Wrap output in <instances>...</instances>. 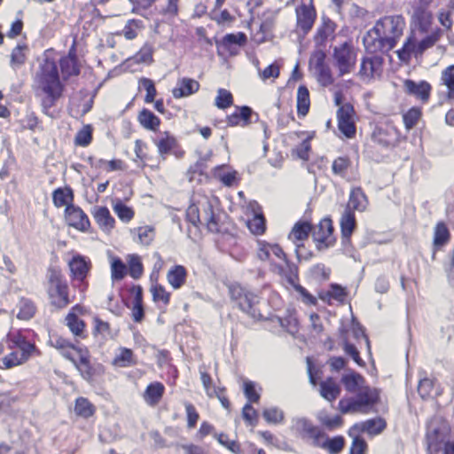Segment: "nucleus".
I'll list each match as a JSON object with an SVG mask.
<instances>
[{"label":"nucleus","mask_w":454,"mask_h":454,"mask_svg":"<svg viewBox=\"0 0 454 454\" xmlns=\"http://www.w3.org/2000/svg\"><path fill=\"white\" fill-rule=\"evenodd\" d=\"M336 24L327 17H323L322 24L318 27L314 36L317 46H325L329 38L334 37Z\"/></svg>","instance_id":"obj_21"},{"label":"nucleus","mask_w":454,"mask_h":454,"mask_svg":"<svg viewBox=\"0 0 454 454\" xmlns=\"http://www.w3.org/2000/svg\"><path fill=\"white\" fill-rule=\"evenodd\" d=\"M262 417L270 424H280L284 421L285 413L278 407H270L263 410Z\"/></svg>","instance_id":"obj_44"},{"label":"nucleus","mask_w":454,"mask_h":454,"mask_svg":"<svg viewBox=\"0 0 454 454\" xmlns=\"http://www.w3.org/2000/svg\"><path fill=\"white\" fill-rule=\"evenodd\" d=\"M403 88L407 94L416 97L423 102H427L430 97L431 85L426 81L416 82L413 80L406 79L403 82Z\"/></svg>","instance_id":"obj_17"},{"label":"nucleus","mask_w":454,"mask_h":454,"mask_svg":"<svg viewBox=\"0 0 454 454\" xmlns=\"http://www.w3.org/2000/svg\"><path fill=\"white\" fill-rule=\"evenodd\" d=\"M34 86L37 94H41V106L43 114H50V110L62 97L65 85L60 80L57 62L45 58L39 64L34 76Z\"/></svg>","instance_id":"obj_1"},{"label":"nucleus","mask_w":454,"mask_h":454,"mask_svg":"<svg viewBox=\"0 0 454 454\" xmlns=\"http://www.w3.org/2000/svg\"><path fill=\"white\" fill-rule=\"evenodd\" d=\"M18 348L20 359L25 362L27 361L35 352H38L35 344L30 343L25 340H22L18 343Z\"/></svg>","instance_id":"obj_56"},{"label":"nucleus","mask_w":454,"mask_h":454,"mask_svg":"<svg viewBox=\"0 0 454 454\" xmlns=\"http://www.w3.org/2000/svg\"><path fill=\"white\" fill-rule=\"evenodd\" d=\"M232 104H233L232 94L225 89H219L217 91V96L215 98V106L219 109H225V108L231 106Z\"/></svg>","instance_id":"obj_53"},{"label":"nucleus","mask_w":454,"mask_h":454,"mask_svg":"<svg viewBox=\"0 0 454 454\" xmlns=\"http://www.w3.org/2000/svg\"><path fill=\"white\" fill-rule=\"evenodd\" d=\"M441 81L448 89V98L454 100V65L447 67L442 72Z\"/></svg>","instance_id":"obj_39"},{"label":"nucleus","mask_w":454,"mask_h":454,"mask_svg":"<svg viewBox=\"0 0 454 454\" xmlns=\"http://www.w3.org/2000/svg\"><path fill=\"white\" fill-rule=\"evenodd\" d=\"M432 19V13L427 7L419 5L414 9L412 20L421 32L428 30Z\"/></svg>","instance_id":"obj_24"},{"label":"nucleus","mask_w":454,"mask_h":454,"mask_svg":"<svg viewBox=\"0 0 454 454\" xmlns=\"http://www.w3.org/2000/svg\"><path fill=\"white\" fill-rule=\"evenodd\" d=\"M91 214L102 231L109 232L114 229L115 220L106 207L96 206L93 207Z\"/></svg>","instance_id":"obj_20"},{"label":"nucleus","mask_w":454,"mask_h":454,"mask_svg":"<svg viewBox=\"0 0 454 454\" xmlns=\"http://www.w3.org/2000/svg\"><path fill=\"white\" fill-rule=\"evenodd\" d=\"M53 204L57 207L73 205L74 193L70 187L57 188L52 193Z\"/></svg>","instance_id":"obj_31"},{"label":"nucleus","mask_w":454,"mask_h":454,"mask_svg":"<svg viewBox=\"0 0 454 454\" xmlns=\"http://www.w3.org/2000/svg\"><path fill=\"white\" fill-rule=\"evenodd\" d=\"M296 12V26L303 35H307L312 28L316 20V11L313 6H308L304 4L298 6Z\"/></svg>","instance_id":"obj_13"},{"label":"nucleus","mask_w":454,"mask_h":454,"mask_svg":"<svg viewBox=\"0 0 454 454\" xmlns=\"http://www.w3.org/2000/svg\"><path fill=\"white\" fill-rule=\"evenodd\" d=\"M229 294L231 299L235 301L238 307L250 317L255 320L262 317V315L256 307L259 302V299L253 292L239 284H231L229 286Z\"/></svg>","instance_id":"obj_5"},{"label":"nucleus","mask_w":454,"mask_h":454,"mask_svg":"<svg viewBox=\"0 0 454 454\" xmlns=\"http://www.w3.org/2000/svg\"><path fill=\"white\" fill-rule=\"evenodd\" d=\"M66 218L70 226L82 231H87L90 223L87 215L79 207L74 205L67 206L65 209Z\"/></svg>","instance_id":"obj_14"},{"label":"nucleus","mask_w":454,"mask_h":454,"mask_svg":"<svg viewBox=\"0 0 454 454\" xmlns=\"http://www.w3.org/2000/svg\"><path fill=\"white\" fill-rule=\"evenodd\" d=\"M285 262L286 265V270L280 267L279 270L285 275L287 282L294 286L296 285L295 281L298 278V267L289 260H286Z\"/></svg>","instance_id":"obj_55"},{"label":"nucleus","mask_w":454,"mask_h":454,"mask_svg":"<svg viewBox=\"0 0 454 454\" xmlns=\"http://www.w3.org/2000/svg\"><path fill=\"white\" fill-rule=\"evenodd\" d=\"M67 324L70 331L76 336H82L85 323L80 319L75 314L69 313L67 317Z\"/></svg>","instance_id":"obj_45"},{"label":"nucleus","mask_w":454,"mask_h":454,"mask_svg":"<svg viewBox=\"0 0 454 454\" xmlns=\"http://www.w3.org/2000/svg\"><path fill=\"white\" fill-rule=\"evenodd\" d=\"M450 231L444 223L440 222L434 228V245L440 247L446 244L450 239Z\"/></svg>","instance_id":"obj_41"},{"label":"nucleus","mask_w":454,"mask_h":454,"mask_svg":"<svg viewBox=\"0 0 454 454\" xmlns=\"http://www.w3.org/2000/svg\"><path fill=\"white\" fill-rule=\"evenodd\" d=\"M165 387L160 382H153L147 386L144 399L149 405H156L163 396Z\"/></svg>","instance_id":"obj_27"},{"label":"nucleus","mask_w":454,"mask_h":454,"mask_svg":"<svg viewBox=\"0 0 454 454\" xmlns=\"http://www.w3.org/2000/svg\"><path fill=\"white\" fill-rule=\"evenodd\" d=\"M159 153L164 157L168 154L176 145V140L173 136H170L168 132L164 134L160 139L155 141Z\"/></svg>","instance_id":"obj_40"},{"label":"nucleus","mask_w":454,"mask_h":454,"mask_svg":"<svg viewBox=\"0 0 454 454\" xmlns=\"http://www.w3.org/2000/svg\"><path fill=\"white\" fill-rule=\"evenodd\" d=\"M133 352L129 348H122L121 353L114 358V364L120 366H129L132 364Z\"/></svg>","instance_id":"obj_63"},{"label":"nucleus","mask_w":454,"mask_h":454,"mask_svg":"<svg viewBox=\"0 0 454 454\" xmlns=\"http://www.w3.org/2000/svg\"><path fill=\"white\" fill-rule=\"evenodd\" d=\"M418 393L424 400L432 397L434 395H440V393L434 387V380L427 377L419 380L418 386Z\"/></svg>","instance_id":"obj_36"},{"label":"nucleus","mask_w":454,"mask_h":454,"mask_svg":"<svg viewBox=\"0 0 454 454\" xmlns=\"http://www.w3.org/2000/svg\"><path fill=\"white\" fill-rule=\"evenodd\" d=\"M367 206V197L363 192L362 188L356 187L352 189L348 205L346 208H349L350 211H360L363 212L365 210Z\"/></svg>","instance_id":"obj_26"},{"label":"nucleus","mask_w":454,"mask_h":454,"mask_svg":"<svg viewBox=\"0 0 454 454\" xmlns=\"http://www.w3.org/2000/svg\"><path fill=\"white\" fill-rule=\"evenodd\" d=\"M215 437L217 439L218 442L227 448L230 451H231L234 454H241V447L240 444L234 440H229L228 435L221 433V434H215Z\"/></svg>","instance_id":"obj_49"},{"label":"nucleus","mask_w":454,"mask_h":454,"mask_svg":"<svg viewBox=\"0 0 454 454\" xmlns=\"http://www.w3.org/2000/svg\"><path fill=\"white\" fill-rule=\"evenodd\" d=\"M186 220L193 226L199 227L202 223L200 217V207L196 204H192L186 209Z\"/></svg>","instance_id":"obj_58"},{"label":"nucleus","mask_w":454,"mask_h":454,"mask_svg":"<svg viewBox=\"0 0 454 454\" xmlns=\"http://www.w3.org/2000/svg\"><path fill=\"white\" fill-rule=\"evenodd\" d=\"M345 446V439L341 435L327 438L324 442H320L318 447L326 450L329 454H340Z\"/></svg>","instance_id":"obj_37"},{"label":"nucleus","mask_w":454,"mask_h":454,"mask_svg":"<svg viewBox=\"0 0 454 454\" xmlns=\"http://www.w3.org/2000/svg\"><path fill=\"white\" fill-rule=\"evenodd\" d=\"M387 427V423L382 418L371 419L361 424L354 425V429H360L362 432H366L371 435H377L380 434Z\"/></svg>","instance_id":"obj_25"},{"label":"nucleus","mask_w":454,"mask_h":454,"mask_svg":"<svg viewBox=\"0 0 454 454\" xmlns=\"http://www.w3.org/2000/svg\"><path fill=\"white\" fill-rule=\"evenodd\" d=\"M341 241L344 246H348L351 242V235L356 228V220L355 212L349 208H345L340 219Z\"/></svg>","instance_id":"obj_16"},{"label":"nucleus","mask_w":454,"mask_h":454,"mask_svg":"<svg viewBox=\"0 0 454 454\" xmlns=\"http://www.w3.org/2000/svg\"><path fill=\"white\" fill-rule=\"evenodd\" d=\"M442 30L436 28L430 35H427L420 42L417 43V56H422L425 51L433 47L437 41L441 38Z\"/></svg>","instance_id":"obj_35"},{"label":"nucleus","mask_w":454,"mask_h":454,"mask_svg":"<svg viewBox=\"0 0 454 454\" xmlns=\"http://www.w3.org/2000/svg\"><path fill=\"white\" fill-rule=\"evenodd\" d=\"M127 274V266L119 258H114L111 263V277L113 280H121Z\"/></svg>","instance_id":"obj_48"},{"label":"nucleus","mask_w":454,"mask_h":454,"mask_svg":"<svg viewBox=\"0 0 454 454\" xmlns=\"http://www.w3.org/2000/svg\"><path fill=\"white\" fill-rule=\"evenodd\" d=\"M74 411L78 416L90 418L95 412L94 405L85 397H78L75 401Z\"/></svg>","instance_id":"obj_38"},{"label":"nucleus","mask_w":454,"mask_h":454,"mask_svg":"<svg viewBox=\"0 0 454 454\" xmlns=\"http://www.w3.org/2000/svg\"><path fill=\"white\" fill-rule=\"evenodd\" d=\"M128 264L129 276L134 279H138L142 276L144 270L140 257L137 254L130 255Z\"/></svg>","instance_id":"obj_46"},{"label":"nucleus","mask_w":454,"mask_h":454,"mask_svg":"<svg viewBox=\"0 0 454 454\" xmlns=\"http://www.w3.org/2000/svg\"><path fill=\"white\" fill-rule=\"evenodd\" d=\"M48 294L51 304L58 309L67 307L70 302L69 288L65 276L59 268L50 267L47 273Z\"/></svg>","instance_id":"obj_4"},{"label":"nucleus","mask_w":454,"mask_h":454,"mask_svg":"<svg viewBox=\"0 0 454 454\" xmlns=\"http://www.w3.org/2000/svg\"><path fill=\"white\" fill-rule=\"evenodd\" d=\"M310 106L309 92L305 85H300L297 90V114L304 117Z\"/></svg>","instance_id":"obj_33"},{"label":"nucleus","mask_w":454,"mask_h":454,"mask_svg":"<svg viewBox=\"0 0 454 454\" xmlns=\"http://www.w3.org/2000/svg\"><path fill=\"white\" fill-rule=\"evenodd\" d=\"M114 211L118 217L123 222H129L133 216L134 212L131 207L126 206L122 201L118 200L114 205Z\"/></svg>","instance_id":"obj_51"},{"label":"nucleus","mask_w":454,"mask_h":454,"mask_svg":"<svg viewBox=\"0 0 454 454\" xmlns=\"http://www.w3.org/2000/svg\"><path fill=\"white\" fill-rule=\"evenodd\" d=\"M71 278L73 281L77 282L75 286L83 292L88 286L86 278L90 269V261H86L85 257L77 254L74 255L68 263Z\"/></svg>","instance_id":"obj_10"},{"label":"nucleus","mask_w":454,"mask_h":454,"mask_svg":"<svg viewBox=\"0 0 454 454\" xmlns=\"http://www.w3.org/2000/svg\"><path fill=\"white\" fill-rule=\"evenodd\" d=\"M59 67L62 76L65 80L80 74V67L77 64V59H74L72 57H62L59 60Z\"/></svg>","instance_id":"obj_34"},{"label":"nucleus","mask_w":454,"mask_h":454,"mask_svg":"<svg viewBox=\"0 0 454 454\" xmlns=\"http://www.w3.org/2000/svg\"><path fill=\"white\" fill-rule=\"evenodd\" d=\"M341 382L343 383L348 392L356 393L364 386L365 380L358 372H352L343 375L341 378Z\"/></svg>","instance_id":"obj_30"},{"label":"nucleus","mask_w":454,"mask_h":454,"mask_svg":"<svg viewBox=\"0 0 454 454\" xmlns=\"http://www.w3.org/2000/svg\"><path fill=\"white\" fill-rule=\"evenodd\" d=\"M333 226L330 218H324L312 230V237L318 250L328 248L333 245L335 239L333 237Z\"/></svg>","instance_id":"obj_11"},{"label":"nucleus","mask_w":454,"mask_h":454,"mask_svg":"<svg viewBox=\"0 0 454 454\" xmlns=\"http://www.w3.org/2000/svg\"><path fill=\"white\" fill-rule=\"evenodd\" d=\"M137 121L143 128L152 131H156L160 124V118L146 108L139 112Z\"/></svg>","instance_id":"obj_29"},{"label":"nucleus","mask_w":454,"mask_h":454,"mask_svg":"<svg viewBox=\"0 0 454 454\" xmlns=\"http://www.w3.org/2000/svg\"><path fill=\"white\" fill-rule=\"evenodd\" d=\"M79 358L74 366L80 372L82 377L86 380H90L97 373V368L93 367L90 362L89 351L87 349L76 348Z\"/></svg>","instance_id":"obj_19"},{"label":"nucleus","mask_w":454,"mask_h":454,"mask_svg":"<svg viewBox=\"0 0 454 454\" xmlns=\"http://www.w3.org/2000/svg\"><path fill=\"white\" fill-rule=\"evenodd\" d=\"M153 46L151 43H145L140 51L135 55L136 62L151 64L153 61Z\"/></svg>","instance_id":"obj_52"},{"label":"nucleus","mask_w":454,"mask_h":454,"mask_svg":"<svg viewBox=\"0 0 454 454\" xmlns=\"http://www.w3.org/2000/svg\"><path fill=\"white\" fill-rule=\"evenodd\" d=\"M200 89V83L192 78H182L177 82V87L172 90L175 98H180L190 96L197 92Z\"/></svg>","instance_id":"obj_23"},{"label":"nucleus","mask_w":454,"mask_h":454,"mask_svg":"<svg viewBox=\"0 0 454 454\" xmlns=\"http://www.w3.org/2000/svg\"><path fill=\"white\" fill-rule=\"evenodd\" d=\"M246 43L247 35L243 32L227 34L223 37L220 44L218 45V51H220V48H222L231 55H234L238 52L239 48Z\"/></svg>","instance_id":"obj_18"},{"label":"nucleus","mask_w":454,"mask_h":454,"mask_svg":"<svg viewBox=\"0 0 454 454\" xmlns=\"http://www.w3.org/2000/svg\"><path fill=\"white\" fill-rule=\"evenodd\" d=\"M421 112L419 108L412 107L403 115V123L407 129H412L418 122Z\"/></svg>","instance_id":"obj_57"},{"label":"nucleus","mask_w":454,"mask_h":454,"mask_svg":"<svg viewBox=\"0 0 454 454\" xmlns=\"http://www.w3.org/2000/svg\"><path fill=\"white\" fill-rule=\"evenodd\" d=\"M242 417L250 426L254 427L258 423V412L249 403L244 405L242 409Z\"/></svg>","instance_id":"obj_59"},{"label":"nucleus","mask_w":454,"mask_h":454,"mask_svg":"<svg viewBox=\"0 0 454 454\" xmlns=\"http://www.w3.org/2000/svg\"><path fill=\"white\" fill-rule=\"evenodd\" d=\"M139 83L146 90L145 101L146 103L153 102L155 96L157 94L153 81L149 78H142V79H140Z\"/></svg>","instance_id":"obj_60"},{"label":"nucleus","mask_w":454,"mask_h":454,"mask_svg":"<svg viewBox=\"0 0 454 454\" xmlns=\"http://www.w3.org/2000/svg\"><path fill=\"white\" fill-rule=\"evenodd\" d=\"M350 166L348 157H338L333 162L332 169L335 175L344 176Z\"/></svg>","instance_id":"obj_61"},{"label":"nucleus","mask_w":454,"mask_h":454,"mask_svg":"<svg viewBox=\"0 0 454 454\" xmlns=\"http://www.w3.org/2000/svg\"><path fill=\"white\" fill-rule=\"evenodd\" d=\"M312 226L308 222H298L294 224L291 234L297 240H303L309 237Z\"/></svg>","instance_id":"obj_47"},{"label":"nucleus","mask_w":454,"mask_h":454,"mask_svg":"<svg viewBox=\"0 0 454 454\" xmlns=\"http://www.w3.org/2000/svg\"><path fill=\"white\" fill-rule=\"evenodd\" d=\"M354 114V106L350 103L340 106L337 111L338 128L348 138L353 137L356 134V125L353 121Z\"/></svg>","instance_id":"obj_12"},{"label":"nucleus","mask_w":454,"mask_h":454,"mask_svg":"<svg viewBox=\"0 0 454 454\" xmlns=\"http://www.w3.org/2000/svg\"><path fill=\"white\" fill-rule=\"evenodd\" d=\"M187 272L184 266L176 265L168 272V281L174 289L180 288L186 280Z\"/></svg>","instance_id":"obj_32"},{"label":"nucleus","mask_w":454,"mask_h":454,"mask_svg":"<svg viewBox=\"0 0 454 454\" xmlns=\"http://www.w3.org/2000/svg\"><path fill=\"white\" fill-rule=\"evenodd\" d=\"M19 309L17 317L20 319L28 320L33 317L35 313V307L28 299H21L19 303Z\"/></svg>","instance_id":"obj_43"},{"label":"nucleus","mask_w":454,"mask_h":454,"mask_svg":"<svg viewBox=\"0 0 454 454\" xmlns=\"http://www.w3.org/2000/svg\"><path fill=\"white\" fill-rule=\"evenodd\" d=\"M450 427L441 417L432 418L427 426V454H439L447 443L451 442Z\"/></svg>","instance_id":"obj_2"},{"label":"nucleus","mask_w":454,"mask_h":454,"mask_svg":"<svg viewBox=\"0 0 454 454\" xmlns=\"http://www.w3.org/2000/svg\"><path fill=\"white\" fill-rule=\"evenodd\" d=\"M333 65L337 67L338 76L341 77L353 71L356 66V54L350 43L345 42L333 50Z\"/></svg>","instance_id":"obj_6"},{"label":"nucleus","mask_w":454,"mask_h":454,"mask_svg":"<svg viewBox=\"0 0 454 454\" xmlns=\"http://www.w3.org/2000/svg\"><path fill=\"white\" fill-rule=\"evenodd\" d=\"M383 63V58L379 55L363 59L359 70V75L362 77H372L374 74L380 71Z\"/></svg>","instance_id":"obj_22"},{"label":"nucleus","mask_w":454,"mask_h":454,"mask_svg":"<svg viewBox=\"0 0 454 454\" xmlns=\"http://www.w3.org/2000/svg\"><path fill=\"white\" fill-rule=\"evenodd\" d=\"M244 395L248 403H258L260 400V394L256 392L255 384L253 381L246 380L244 382Z\"/></svg>","instance_id":"obj_62"},{"label":"nucleus","mask_w":454,"mask_h":454,"mask_svg":"<svg viewBox=\"0 0 454 454\" xmlns=\"http://www.w3.org/2000/svg\"><path fill=\"white\" fill-rule=\"evenodd\" d=\"M291 430L303 439H311L314 446H319L320 439L325 436L324 432L305 417L294 418Z\"/></svg>","instance_id":"obj_9"},{"label":"nucleus","mask_w":454,"mask_h":454,"mask_svg":"<svg viewBox=\"0 0 454 454\" xmlns=\"http://www.w3.org/2000/svg\"><path fill=\"white\" fill-rule=\"evenodd\" d=\"M319 420L328 430L339 428L343 425V419L340 415H335L333 418L329 416L320 417Z\"/></svg>","instance_id":"obj_64"},{"label":"nucleus","mask_w":454,"mask_h":454,"mask_svg":"<svg viewBox=\"0 0 454 454\" xmlns=\"http://www.w3.org/2000/svg\"><path fill=\"white\" fill-rule=\"evenodd\" d=\"M315 70L317 81L321 85L327 87L334 82L331 69L327 65L317 67Z\"/></svg>","instance_id":"obj_50"},{"label":"nucleus","mask_w":454,"mask_h":454,"mask_svg":"<svg viewBox=\"0 0 454 454\" xmlns=\"http://www.w3.org/2000/svg\"><path fill=\"white\" fill-rule=\"evenodd\" d=\"M381 35L393 41V48L395 46L397 40L403 35L405 23L401 15L385 16L376 22Z\"/></svg>","instance_id":"obj_7"},{"label":"nucleus","mask_w":454,"mask_h":454,"mask_svg":"<svg viewBox=\"0 0 454 454\" xmlns=\"http://www.w3.org/2000/svg\"><path fill=\"white\" fill-rule=\"evenodd\" d=\"M248 209L253 214V219L248 220L247 227L252 233L262 235L266 230V220L263 216L262 207L255 200L250 201Z\"/></svg>","instance_id":"obj_15"},{"label":"nucleus","mask_w":454,"mask_h":454,"mask_svg":"<svg viewBox=\"0 0 454 454\" xmlns=\"http://www.w3.org/2000/svg\"><path fill=\"white\" fill-rule=\"evenodd\" d=\"M320 395L329 402L334 401L340 394V387L333 378L329 377L320 382Z\"/></svg>","instance_id":"obj_28"},{"label":"nucleus","mask_w":454,"mask_h":454,"mask_svg":"<svg viewBox=\"0 0 454 454\" xmlns=\"http://www.w3.org/2000/svg\"><path fill=\"white\" fill-rule=\"evenodd\" d=\"M27 46L26 44H18L11 53L10 64L12 68L16 69L25 64L27 57L24 52Z\"/></svg>","instance_id":"obj_42"},{"label":"nucleus","mask_w":454,"mask_h":454,"mask_svg":"<svg viewBox=\"0 0 454 454\" xmlns=\"http://www.w3.org/2000/svg\"><path fill=\"white\" fill-rule=\"evenodd\" d=\"M363 43L368 53H387L393 49V41L385 38L376 25L364 35Z\"/></svg>","instance_id":"obj_8"},{"label":"nucleus","mask_w":454,"mask_h":454,"mask_svg":"<svg viewBox=\"0 0 454 454\" xmlns=\"http://www.w3.org/2000/svg\"><path fill=\"white\" fill-rule=\"evenodd\" d=\"M91 140L92 129L90 125H86L82 129H80L74 137L75 145L80 146H88Z\"/></svg>","instance_id":"obj_54"},{"label":"nucleus","mask_w":454,"mask_h":454,"mask_svg":"<svg viewBox=\"0 0 454 454\" xmlns=\"http://www.w3.org/2000/svg\"><path fill=\"white\" fill-rule=\"evenodd\" d=\"M380 402V391L368 386L362 387L356 397L341 399L339 409L341 413L366 412L367 409Z\"/></svg>","instance_id":"obj_3"}]
</instances>
